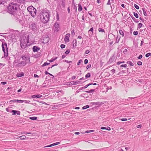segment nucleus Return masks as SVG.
Here are the masks:
<instances>
[{"label":"nucleus","instance_id":"nucleus-1","mask_svg":"<svg viewBox=\"0 0 151 151\" xmlns=\"http://www.w3.org/2000/svg\"><path fill=\"white\" fill-rule=\"evenodd\" d=\"M50 16V12L49 10L44 9L39 14V18L44 24L46 23L49 21Z\"/></svg>","mask_w":151,"mask_h":151},{"label":"nucleus","instance_id":"nucleus-2","mask_svg":"<svg viewBox=\"0 0 151 151\" xmlns=\"http://www.w3.org/2000/svg\"><path fill=\"white\" fill-rule=\"evenodd\" d=\"M7 9L8 12L11 14H14L19 9V5L16 3H11L10 4Z\"/></svg>","mask_w":151,"mask_h":151},{"label":"nucleus","instance_id":"nucleus-3","mask_svg":"<svg viewBox=\"0 0 151 151\" xmlns=\"http://www.w3.org/2000/svg\"><path fill=\"white\" fill-rule=\"evenodd\" d=\"M29 42L28 36L23 37L20 41V46L22 48L24 49L27 46V44Z\"/></svg>","mask_w":151,"mask_h":151},{"label":"nucleus","instance_id":"nucleus-4","mask_svg":"<svg viewBox=\"0 0 151 151\" xmlns=\"http://www.w3.org/2000/svg\"><path fill=\"white\" fill-rule=\"evenodd\" d=\"M27 9L33 17H35L37 10L33 6H29L27 8Z\"/></svg>","mask_w":151,"mask_h":151},{"label":"nucleus","instance_id":"nucleus-5","mask_svg":"<svg viewBox=\"0 0 151 151\" xmlns=\"http://www.w3.org/2000/svg\"><path fill=\"white\" fill-rule=\"evenodd\" d=\"M2 50L4 53V57H6L8 55V48L7 46V44L5 43L4 44L2 43Z\"/></svg>","mask_w":151,"mask_h":151},{"label":"nucleus","instance_id":"nucleus-6","mask_svg":"<svg viewBox=\"0 0 151 151\" xmlns=\"http://www.w3.org/2000/svg\"><path fill=\"white\" fill-rule=\"evenodd\" d=\"M27 64L26 61H22L15 65V66L16 68H20L22 67L25 66Z\"/></svg>","mask_w":151,"mask_h":151},{"label":"nucleus","instance_id":"nucleus-7","mask_svg":"<svg viewBox=\"0 0 151 151\" xmlns=\"http://www.w3.org/2000/svg\"><path fill=\"white\" fill-rule=\"evenodd\" d=\"M37 27V24L35 22H33L30 25V28L33 30H36Z\"/></svg>","mask_w":151,"mask_h":151},{"label":"nucleus","instance_id":"nucleus-8","mask_svg":"<svg viewBox=\"0 0 151 151\" xmlns=\"http://www.w3.org/2000/svg\"><path fill=\"white\" fill-rule=\"evenodd\" d=\"M70 35L69 33H68L66 35L64 38V41L65 42H68L69 41V37Z\"/></svg>","mask_w":151,"mask_h":151},{"label":"nucleus","instance_id":"nucleus-9","mask_svg":"<svg viewBox=\"0 0 151 151\" xmlns=\"http://www.w3.org/2000/svg\"><path fill=\"white\" fill-rule=\"evenodd\" d=\"M106 103V102H97L93 103V104L94 105H98L99 106L104 104Z\"/></svg>","mask_w":151,"mask_h":151},{"label":"nucleus","instance_id":"nucleus-10","mask_svg":"<svg viewBox=\"0 0 151 151\" xmlns=\"http://www.w3.org/2000/svg\"><path fill=\"white\" fill-rule=\"evenodd\" d=\"M21 58H22V60H23V61H26L27 64L28 63L29 61V58H28L23 56H22Z\"/></svg>","mask_w":151,"mask_h":151},{"label":"nucleus","instance_id":"nucleus-11","mask_svg":"<svg viewBox=\"0 0 151 151\" xmlns=\"http://www.w3.org/2000/svg\"><path fill=\"white\" fill-rule=\"evenodd\" d=\"M54 27H55V32H58V31L59 29V25L58 23L56 22L55 23L54 25Z\"/></svg>","mask_w":151,"mask_h":151},{"label":"nucleus","instance_id":"nucleus-12","mask_svg":"<svg viewBox=\"0 0 151 151\" xmlns=\"http://www.w3.org/2000/svg\"><path fill=\"white\" fill-rule=\"evenodd\" d=\"M12 112L13 113L12 114V115H15L16 114H17L18 115H20V112L18 111H17L16 110H12Z\"/></svg>","mask_w":151,"mask_h":151},{"label":"nucleus","instance_id":"nucleus-13","mask_svg":"<svg viewBox=\"0 0 151 151\" xmlns=\"http://www.w3.org/2000/svg\"><path fill=\"white\" fill-rule=\"evenodd\" d=\"M49 41V38L48 37H44L43 39V42L44 43H47Z\"/></svg>","mask_w":151,"mask_h":151},{"label":"nucleus","instance_id":"nucleus-14","mask_svg":"<svg viewBox=\"0 0 151 151\" xmlns=\"http://www.w3.org/2000/svg\"><path fill=\"white\" fill-rule=\"evenodd\" d=\"M42 96L40 94L34 95L31 96V97L32 98H38Z\"/></svg>","mask_w":151,"mask_h":151},{"label":"nucleus","instance_id":"nucleus-15","mask_svg":"<svg viewBox=\"0 0 151 151\" xmlns=\"http://www.w3.org/2000/svg\"><path fill=\"white\" fill-rule=\"evenodd\" d=\"M60 144V142H56L55 143H53V144H51L50 145L46 146H45L44 147H49L54 146L55 145H58V144Z\"/></svg>","mask_w":151,"mask_h":151},{"label":"nucleus","instance_id":"nucleus-16","mask_svg":"<svg viewBox=\"0 0 151 151\" xmlns=\"http://www.w3.org/2000/svg\"><path fill=\"white\" fill-rule=\"evenodd\" d=\"M34 52H37L40 50V48H38L37 46H34L32 48Z\"/></svg>","mask_w":151,"mask_h":151},{"label":"nucleus","instance_id":"nucleus-17","mask_svg":"<svg viewBox=\"0 0 151 151\" xmlns=\"http://www.w3.org/2000/svg\"><path fill=\"white\" fill-rule=\"evenodd\" d=\"M17 101L18 103H23V102H24L25 103H28L30 101H27L26 100H19Z\"/></svg>","mask_w":151,"mask_h":151},{"label":"nucleus","instance_id":"nucleus-18","mask_svg":"<svg viewBox=\"0 0 151 151\" xmlns=\"http://www.w3.org/2000/svg\"><path fill=\"white\" fill-rule=\"evenodd\" d=\"M20 58H17V59L15 60L13 63V65L15 64H17L19 63V61L20 60Z\"/></svg>","mask_w":151,"mask_h":151},{"label":"nucleus","instance_id":"nucleus-19","mask_svg":"<svg viewBox=\"0 0 151 151\" xmlns=\"http://www.w3.org/2000/svg\"><path fill=\"white\" fill-rule=\"evenodd\" d=\"M19 3H23L24 2L25 0H16Z\"/></svg>","mask_w":151,"mask_h":151},{"label":"nucleus","instance_id":"nucleus-20","mask_svg":"<svg viewBox=\"0 0 151 151\" xmlns=\"http://www.w3.org/2000/svg\"><path fill=\"white\" fill-rule=\"evenodd\" d=\"M127 63L128 64H129L130 66H133L134 65V64L131 61H128L127 62Z\"/></svg>","mask_w":151,"mask_h":151},{"label":"nucleus","instance_id":"nucleus-21","mask_svg":"<svg viewBox=\"0 0 151 151\" xmlns=\"http://www.w3.org/2000/svg\"><path fill=\"white\" fill-rule=\"evenodd\" d=\"M82 10V8L80 4H78V10L79 11H81Z\"/></svg>","mask_w":151,"mask_h":151},{"label":"nucleus","instance_id":"nucleus-22","mask_svg":"<svg viewBox=\"0 0 151 151\" xmlns=\"http://www.w3.org/2000/svg\"><path fill=\"white\" fill-rule=\"evenodd\" d=\"M58 58L57 57H56L54 58H51L49 61L50 62H53Z\"/></svg>","mask_w":151,"mask_h":151},{"label":"nucleus","instance_id":"nucleus-23","mask_svg":"<svg viewBox=\"0 0 151 151\" xmlns=\"http://www.w3.org/2000/svg\"><path fill=\"white\" fill-rule=\"evenodd\" d=\"M19 138H20L21 139H26V137L25 135H23L20 136H19Z\"/></svg>","mask_w":151,"mask_h":151},{"label":"nucleus","instance_id":"nucleus-24","mask_svg":"<svg viewBox=\"0 0 151 151\" xmlns=\"http://www.w3.org/2000/svg\"><path fill=\"white\" fill-rule=\"evenodd\" d=\"M29 119L32 120H36L37 119V117L35 116L31 117H29Z\"/></svg>","mask_w":151,"mask_h":151},{"label":"nucleus","instance_id":"nucleus-25","mask_svg":"<svg viewBox=\"0 0 151 151\" xmlns=\"http://www.w3.org/2000/svg\"><path fill=\"white\" fill-rule=\"evenodd\" d=\"M95 91L94 89H92L89 91H86V92L87 93H91L94 92Z\"/></svg>","mask_w":151,"mask_h":151},{"label":"nucleus","instance_id":"nucleus-26","mask_svg":"<svg viewBox=\"0 0 151 151\" xmlns=\"http://www.w3.org/2000/svg\"><path fill=\"white\" fill-rule=\"evenodd\" d=\"M65 1H62L61 3V5L63 7V8H65Z\"/></svg>","mask_w":151,"mask_h":151},{"label":"nucleus","instance_id":"nucleus-27","mask_svg":"<svg viewBox=\"0 0 151 151\" xmlns=\"http://www.w3.org/2000/svg\"><path fill=\"white\" fill-rule=\"evenodd\" d=\"M120 38V37H119L118 36H117V37H116V43H118L119 41Z\"/></svg>","mask_w":151,"mask_h":151},{"label":"nucleus","instance_id":"nucleus-28","mask_svg":"<svg viewBox=\"0 0 151 151\" xmlns=\"http://www.w3.org/2000/svg\"><path fill=\"white\" fill-rule=\"evenodd\" d=\"M119 32L120 34L122 35V37H123L124 36V33L122 30H119Z\"/></svg>","mask_w":151,"mask_h":151},{"label":"nucleus","instance_id":"nucleus-29","mask_svg":"<svg viewBox=\"0 0 151 151\" xmlns=\"http://www.w3.org/2000/svg\"><path fill=\"white\" fill-rule=\"evenodd\" d=\"M93 28L91 27V28L90 29L88 30V33H89L90 32H91V34L92 35L93 33Z\"/></svg>","mask_w":151,"mask_h":151},{"label":"nucleus","instance_id":"nucleus-30","mask_svg":"<svg viewBox=\"0 0 151 151\" xmlns=\"http://www.w3.org/2000/svg\"><path fill=\"white\" fill-rule=\"evenodd\" d=\"M92 83H89L88 84L86 85L84 87H83L82 88H87V87L88 86H90L91 85H92Z\"/></svg>","mask_w":151,"mask_h":151},{"label":"nucleus","instance_id":"nucleus-31","mask_svg":"<svg viewBox=\"0 0 151 151\" xmlns=\"http://www.w3.org/2000/svg\"><path fill=\"white\" fill-rule=\"evenodd\" d=\"M73 42H74V44H75V46L74 44H73V46L74 47H76V44H77V40H74L73 41Z\"/></svg>","mask_w":151,"mask_h":151},{"label":"nucleus","instance_id":"nucleus-32","mask_svg":"<svg viewBox=\"0 0 151 151\" xmlns=\"http://www.w3.org/2000/svg\"><path fill=\"white\" fill-rule=\"evenodd\" d=\"M142 23H139L138 24L137 28L139 29L142 27Z\"/></svg>","mask_w":151,"mask_h":151},{"label":"nucleus","instance_id":"nucleus-33","mask_svg":"<svg viewBox=\"0 0 151 151\" xmlns=\"http://www.w3.org/2000/svg\"><path fill=\"white\" fill-rule=\"evenodd\" d=\"M50 64V63H48L45 62L42 65V66L44 67L47 65H48Z\"/></svg>","mask_w":151,"mask_h":151},{"label":"nucleus","instance_id":"nucleus-34","mask_svg":"<svg viewBox=\"0 0 151 151\" xmlns=\"http://www.w3.org/2000/svg\"><path fill=\"white\" fill-rule=\"evenodd\" d=\"M91 76L90 73H88L85 76V77L86 78H89Z\"/></svg>","mask_w":151,"mask_h":151},{"label":"nucleus","instance_id":"nucleus-35","mask_svg":"<svg viewBox=\"0 0 151 151\" xmlns=\"http://www.w3.org/2000/svg\"><path fill=\"white\" fill-rule=\"evenodd\" d=\"M134 16L137 18H138L139 17V16L137 14V13L134 12Z\"/></svg>","mask_w":151,"mask_h":151},{"label":"nucleus","instance_id":"nucleus-36","mask_svg":"<svg viewBox=\"0 0 151 151\" xmlns=\"http://www.w3.org/2000/svg\"><path fill=\"white\" fill-rule=\"evenodd\" d=\"M89 107V105H86V106H83L82 108V109H86L87 108H88Z\"/></svg>","mask_w":151,"mask_h":151},{"label":"nucleus","instance_id":"nucleus-37","mask_svg":"<svg viewBox=\"0 0 151 151\" xmlns=\"http://www.w3.org/2000/svg\"><path fill=\"white\" fill-rule=\"evenodd\" d=\"M99 31L100 32H104V29L101 28H99Z\"/></svg>","mask_w":151,"mask_h":151},{"label":"nucleus","instance_id":"nucleus-38","mask_svg":"<svg viewBox=\"0 0 151 151\" xmlns=\"http://www.w3.org/2000/svg\"><path fill=\"white\" fill-rule=\"evenodd\" d=\"M142 10L143 12V14L145 16H147V14L146 11L144 9L142 8Z\"/></svg>","mask_w":151,"mask_h":151},{"label":"nucleus","instance_id":"nucleus-39","mask_svg":"<svg viewBox=\"0 0 151 151\" xmlns=\"http://www.w3.org/2000/svg\"><path fill=\"white\" fill-rule=\"evenodd\" d=\"M19 100H16V99H14V100H10L9 102H18V101Z\"/></svg>","mask_w":151,"mask_h":151},{"label":"nucleus","instance_id":"nucleus-40","mask_svg":"<svg viewBox=\"0 0 151 151\" xmlns=\"http://www.w3.org/2000/svg\"><path fill=\"white\" fill-rule=\"evenodd\" d=\"M150 56H151V53H147L145 55V56L146 57H148Z\"/></svg>","mask_w":151,"mask_h":151},{"label":"nucleus","instance_id":"nucleus-41","mask_svg":"<svg viewBox=\"0 0 151 151\" xmlns=\"http://www.w3.org/2000/svg\"><path fill=\"white\" fill-rule=\"evenodd\" d=\"M94 132V130H90L89 131H86L85 132V133H87L89 132Z\"/></svg>","mask_w":151,"mask_h":151},{"label":"nucleus","instance_id":"nucleus-42","mask_svg":"<svg viewBox=\"0 0 151 151\" xmlns=\"http://www.w3.org/2000/svg\"><path fill=\"white\" fill-rule=\"evenodd\" d=\"M134 6L137 9H139V7L136 4H134Z\"/></svg>","mask_w":151,"mask_h":151},{"label":"nucleus","instance_id":"nucleus-43","mask_svg":"<svg viewBox=\"0 0 151 151\" xmlns=\"http://www.w3.org/2000/svg\"><path fill=\"white\" fill-rule=\"evenodd\" d=\"M137 64L139 65H141L142 64V63L140 61H138L137 63Z\"/></svg>","mask_w":151,"mask_h":151},{"label":"nucleus","instance_id":"nucleus-44","mask_svg":"<svg viewBox=\"0 0 151 151\" xmlns=\"http://www.w3.org/2000/svg\"><path fill=\"white\" fill-rule=\"evenodd\" d=\"M133 34L134 35H137L138 34V32L137 31H134V32Z\"/></svg>","mask_w":151,"mask_h":151},{"label":"nucleus","instance_id":"nucleus-45","mask_svg":"<svg viewBox=\"0 0 151 151\" xmlns=\"http://www.w3.org/2000/svg\"><path fill=\"white\" fill-rule=\"evenodd\" d=\"M82 62V60L81 59L80 60H79L78 62V63H77V65H79L80 64V63H81Z\"/></svg>","mask_w":151,"mask_h":151},{"label":"nucleus","instance_id":"nucleus-46","mask_svg":"<svg viewBox=\"0 0 151 151\" xmlns=\"http://www.w3.org/2000/svg\"><path fill=\"white\" fill-rule=\"evenodd\" d=\"M127 64L122 65H121L120 67H124L126 68L127 67Z\"/></svg>","mask_w":151,"mask_h":151},{"label":"nucleus","instance_id":"nucleus-47","mask_svg":"<svg viewBox=\"0 0 151 151\" xmlns=\"http://www.w3.org/2000/svg\"><path fill=\"white\" fill-rule=\"evenodd\" d=\"M65 47V45H64V44H61V45H60V47L62 48H64Z\"/></svg>","mask_w":151,"mask_h":151},{"label":"nucleus","instance_id":"nucleus-48","mask_svg":"<svg viewBox=\"0 0 151 151\" xmlns=\"http://www.w3.org/2000/svg\"><path fill=\"white\" fill-rule=\"evenodd\" d=\"M15 17H16L17 19H18L19 18L20 16L19 15H18L17 14L15 15Z\"/></svg>","mask_w":151,"mask_h":151},{"label":"nucleus","instance_id":"nucleus-49","mask_svg":"<svg viewBox=\"0 0 151 151\" xmlns=\"http://www.w3.org/2000/svg\"><path fill=\"white\" fill-rule=\"evenodd\" d=\"M80 81H75V85L78 84L79 83Z\"/></svg>","mask_w":151,"mask_h":151},{"label":"nucleus","instance_id":"nucleus-50","mask_svg":"<svg viewBox=\"0 0 151 151\" xmlns=\"http://www.w3.org/2000/svg\"><path fill=\"white\" fill-rule=\"evenodd\" d=\"M5 1V0H0V4H2Z\"/></svg>","mask_w":151,"mask_h":151},{"label":"nucleus","instance_id":"nucleus-51","mask_svg":"<svg viewBox=\"0 0 151 151\" xmlns=\"http://www.w3.org/2000/svg\"><path fill=\"white\" fill-rule=\"evenodd\" d=\"M90 52V51L88 50H87L85 52V54H88V53H89Z\"/></svg>","mask_w":151,"mask_h":151},{"label":"nucleus","instance_id":"nucleus-52","mask_svg":"<svg viewBox=\"0 0 151 151\" xmlns=\"http://www.w3.org/2000/svg\"><path fill=\"white\" fill-rule=\"evenodd\" d=\"M88 60L87 59H85L84 60V63L86 64L88 63Z\"/></svg>","mask_w":151,"mask_h":151},{"label":"nucleus","instance_id":"nucleus-53","mask_svg":"<svg viewBox=\"0 0 151 151\" xmlns=\"http://www.w3.org/2000/svg\"><path fill=\"white\" fill-rule=\"evenodd\" d=\"M71 34L72 35H74L75 34L74 31V30H72L71 31Z\"/></svg>","mask_w":151,"mask_h":151},{"label":"nucleus","instance_id":"nucleus-54","mask_svg":"<svg viewBox=\"0 0 151 151\" xmlns=\"http://www.w3.org/2000/svg\"><path fill=\"white\" fill-rule=\"evenodd\" d=\"M121 119L122 121H126L127 120V119L126 118H123Z\"/></svg>","mask_w":151,"mask_h":151},{"label":"nucleus","instance_id":"nucleus-55","mask_svg":"<svg viewBox=\"0 0 151 151\" xmlns=\"http://www.w3.org/2000/svg\"><path fill=\"white\" fill-rule=\"evenodd\" d=\"M91 64H89L88 65L86 66V69H88L89 68L91 67Z\"/></svg>","mask_w":151,"mask_h":151},{"label":"nucleus","instance_id":"nucleus-56","mask_svg":"<svg viewBox=\"0 0 151 151\" xmlns=\"http://www.w3.org/2000/svg\"><path fill=\"white\" fill-rule=\"evenodd\" d=\"M113 73H115V70L114 69H112L111 71Z\"/></svg>","mask_w":151,"mask_h":151},{"label":"nucleus","instance_id":"nucleus-57","mask_svg":"<svg viewBox=\"0 0 151 151\" xmlns=\"http://www.w3.org/2000/svg\"><path fill=\"white\" fill-rule=\"evenodd\" d=\"M70 83H71V85H75V82L74 81H72L70 82Z\"/></svg>","mask_w":151,"mask_h":151},{"label":"nucleus","instance_id":"nucleus-58","mask_svg":"<svg viewBox=\"0 0 151 151\" xmlns=\"http://www.w3.org/2000/svg\"><path fill=\"white\" fill-rule=\"evenodd\" d=\"M65 62H66L67 63H72V61H68V60H65Z\"/></svg>","mask_w":151,"mask_h":151},{"label":"nucleus","instance_id":"nucleus-59","mask_svg":"<svg viewBox=\"0 0 151 151\" xmlns=\"http://www.w3.org/2000/svg\"><path fill=\"white\" fill-rule=\"evenodd\" d=\"M127 51V50L126 49H125L123 51V52L124 53H125Z\"/></svg>","mask_w":151,"mask_h":151},{"label":"nucleus","instance_id":"nucleus-60","mask_svg":"<svg viewBox=\"0 0 151 151\" xmlns=\"http://www.w3.org/2000/svg\"><path fill=\"white\" fill-rule=\"evenodd\" d=\"M70 52V51L69 50H67L65 52V54H68Z\"/></svg>","mask_w":151,"mask_h":151},{"label":"nucleus","instance_id":"nucleus-61","mask_svg":"<svg viewBox=\"0 0 151 151\" xmlns=\"http://www.w3.org/2000/svg\"><path fill=\"white\" fill-rule=\"evenodd\" d=\"M58 65V64L57 63H55V64H54V65H52L51 67H50L51 68H52L54 66H57V65Z\"/></svg>","mask_w":151,"mask_h":151},{"label":"nucleus","instance_id":"nucleus-62","mask_svg":"<svg viewBox=\"0 0 151 151\" xmlns=\"http://www.w3.org/2000/svg\"><path fill=\"white\" fill-rule=\"evenodd\" d=\"M142 57V55H140L139 57H138V58L139 59H141Z\"/></svg>","mask_w":151,"mask_h":151},{"label":"nucleus","instance_id":"nucleus-63","mask_svg":"<svg viewBox=\"0 0 151 151\" xmlns=\"http://www.w3.org/2000/svg\"><path fill=\"white\" fill-rule=\"evenodd\" d=\"M142 125L141 124H139L137 126V128H141Z\"/></svg>","mask_w":151,"mask_h":151},{"label":"nucleus","instance_id":"nucleus-64","mask_svg":"<svg viewBox=\"0 0 151 151\" xmlns=\"http://www.w3.org/2000/svg\"><path fill=\"white\" fill-rule=\"evenodd\" d=\"M111 4L110 0H109L108 1V2L107 4V5H110Z\"/></svg>","mask_w":151,"mask_h":151}]
</instances>
